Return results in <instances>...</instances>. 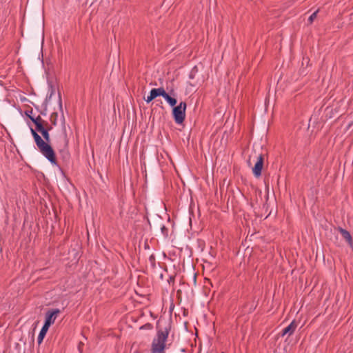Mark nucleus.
Segmentation results:
<instances>
[{
    "label": "nucleus",
    "instance_id": "f257e3e1",
    "mask_svg": "<svg viewBox=\"0 0 353 353\" xmlns=\"http://www.w3.org/2000/svg\"><path fill=\"white\" fill-rule=\"evenodd\" d=\"M31 133L40 152L52 164L57 163L56 157L52 148L44 141L37 133L36 130L30 128Z\"/></svg>",
    "mask_w": 353,
    "mask_h": 353
},
{
    "label": "nucleus",
    "instance_id": "f03ea898",
    "mask_svg": "<svg viewBox=\"0 0 353 353\" xmlns=\"http://www.w3.org/2000/svg\"><path fill=\"white\" fill-rule=\"evenodd\" d=\"M169 335V329H157V334L152 340L151 353H165L167 348L166 342Z\"/></svg>",
    "mask_w": 353,
    "mask_h": 353
},
{
    "label": "nucleus",
    "instance_id": "7ed1b4c3",
    "mask_svg": "<svg viewBox=\"0 0 353 353\" xmlns=\"http://www.w3.org/2000/svg\"><path fill=\"white\" fill-rule=\"evenodd\" d=\"M186 103L181 101L177 106L174 107L172 110L173 117L176 123H182L185 118Z\"/></svg>",
    "mask_w": 353,
    "mask_h": 353
},
{
    "label": "nucleus",
    "instance_id": "20e7f679",
    "mask_svg": "<svg viewBox=\"0 0 353 353\" xmlns=\"http://www.w3.org/2000/svg\"><path fill=\"white\" fill-rule=\"evenodd\" d=\"M59 313L60 310L59 309L48 311L46 314V321L43 325L49 328L50 326L54 323L55 319Z\"/></svg>",
    "mask_w": 353,
    "mask_h": 353
},
{
    "label": "nucleus",
    "instance_id": "39448f33",
    "mask_svg": "<svg viewBox=\"0 0 353 353\" xmlns=\"http://www.w3.org/2000/svg\"><path fill=\"white\" fill-rule=\"evenodd\" d=\"M263 157L262 154H260L257 157V161L252 169V172L254 175L256 177H259L261 174V170L263 169Z\"/></svg>",
    "mask_w": 353,
    "mask_h": 353
},
{
    "label": "nucleus",
    "instance_id": "423d86ee",
    "mask_svg": "<svg viewBox=\"0 0 353 353\" xmlns=\"http://www.w3.org/2000/svg\"><path fill=\"white\" fill-rule=\"evenodd\" d=\"M296 327V323L295 322V321H292L288 326H287L283 330L281 335L283 336L286 334H288L289 336L292 335L295 331Z\"/></svg>",
    "mask_w": 353,
    "mask_h": 353
},
{
    "label": "nucleus",
    "instance_id": "0eeeda50",
    "mask_svg": "<svg viewBox=\"0 0 353 353\" xmlns=\"http://www.w3.org/2000/svg\"><path fill=\"white\" fill-rule=\"evenodd\" d=\"M339 231L340 234H341V236H343V238L348 243V244L352 245V236H351L350 233L347 230H346L342 228H339Z\"/></svg>",
    "mask_w": 353,
    "mask_h": 353
},
{
    "label": "nucleus",
    "instance_id": "6e6552de",
    "mask_svg": "<svg viewBox=\"0 0 353 353\" xmlns=\"http://www.w3.org/2000/svg\"><path fill=\"white\" fill-rule=\"evenodd\" d=\"M165 90L163 88H153L150 91V94L155 99L156 97L159 96L163 97L165 93Z\"/></svg>",
    "mask_w": 353,
    "mask_h": 353
},
{
    "label": "nucleus",
    "instance_id": "1a4fd4ad",
    "mask_svg": "<svg viewBox=\"0 0 353 353\" xmlns=\"http://www.w3.org/2000/svg\"><path fill=\"white\" fill-rule=\"evenodd\" d=\"M163 97L169 103L170 106H174L176 104V99L170 97L166 92H165Z\"/></svg>",
    "mask_w": 353,
    "mask_h": 353
},
{
    "label": "nucleus",
    "instance_id": "9d476101",
    "mask_svg": "<svg viewBox=\"0 0 353 353\" xmlns=\"http://www.w3.org/2000/svg\"><path fill=\"white\" fill-rule=\"evenodd\" d=\"M48 327H46V326H43L39 334V336H38V338H37V341H38V343H41V342L43 341V338L44 336H46L48 330Z\"/></svg>",
    "mask_w": 353,
    "mask_h": 353
},
{
    "label": "nucleus",
    "instance_id": "9b49d317",
    "mask_svg": "<svg viewBox=\"0 0 353 353\" xmlns=\"http://www.w3.org/2000/svg\"><path fill=\"white\" fill-rule=\"evenodd\" d=\"M52 129V127L50 126V127H47V128H46L41 134H42V136L43 137V139H44V141L47 143H48L50 141V134H49V130H50Z\"/></svg>",
    "mask_w": 353,
    "mask_h": 353
},
{
    "label": "nucleus",
    "instance_id": "f8f14e48",
    "mask_svg": "<svg viewBox=\"0 0 353 353\" xmlns=\"http://www.w3.org/2000/svg\"><path fill=\"white\" fill-rule=\"evenodd\" d=\"M57 117H58V113L57 112H53L50 115V122L52 123V124L53 125H57Z\"/></svg>",
    "mask_w": 353,
    "mask_h": 353
},
{
    "label": "nucleus",
    "instance_id": "ddd939ff",
    "mask_svg": "<svg viewBox=\"0 0 353 353\" xmlns=\"http://www.w3.org/2000/svg\"><path fill=\"white\" fill-rule=\"evenodd\" d=\"M36 130L41 133L46 128L43 123H38L35 121Z\"/></svg>",
    "mask_w": 353,
    "mask_h": 353
},
{
    "label": "nucleus",
    "instance_id": "4468645a",
    "mask_svg": "<svg viewBox=\"0 0 353 353\" xmlns=\"http://www.w3.org/2000/svg\"><path fill=\"white\" fill-rule=\"evenodd\" d=\"M318 12H319V10H317L316 11H315L314 12H313V13L310 16V17L308 18V22H309L310 23H312L313 22V21L316 19Z\"/></svg>",
    "mask_w": 353,
    "mask_h": 353
},
{
    "label": "nucleus",
    "instance_id": "2eb2a0df",
    "mask_svg": "<svg viewBox=\"0 0 353 353\" xmlns=\"http://www.w3.org/2000/svg\"><path fill=\"white\" fill-rule=\"evenodd\" d=\"M198 70H197V68L196 66H194L192 70L190 71V74H189V77L190 79H194V77H195V74H196Z\"/></svg>",
    "mask_w": 353,
    "mask_h": 353
},
{
    "label": "nucleus",
    "instance_id": "dca6fc26",
    "mask_svg": "<svg viewBox=\"0 0 353 353\" xmlns=\"http://www.w3.org/2000/svg\"><path fill=\"white\" fill-rule=\"evenodd\" d=\"M35 121L38 123H44L45 121L41 119L40 116H38L35 119H32V122L35 124Z\"/></svg>",
    "mask_w": 353,
    "mask_h": 353
},
{
    "label": "nucleus",
    "instance_id": "f3484780",
    "mask_svg": "<svg viewBox=\"0 0 353 353\" xmlns=\"http://www.w3.org/2000/svg\"><path fill=\"white\" fill-rule=\"evenodd\" d=\"M153 99H154V98L152 96V94L150 93V94L147 97L146 99H145V101L147 102V103H150V101H152Z\"/></svg>",
    "mask_w": 353,
    "mask_h": 353
},
{
    "label": "nucleus",
    "instance_id": "a211bd4d",
    "mask_svg": "<svg viewBox=\"0 0 353 353\" xmlns=\"http://www.w3.org/2000/svg\"><path fill=\"white\" fill-rule=\"evenodd\" d=\"M64 141H65V144L67 145L68 144V139H67V135L65 134V132H64Z\"/></svg>",
    "mask_w": 353,
    "mask_h": 353
},
{
    "label": "nucleus",
    "instance_id": "6ab92c4d",
    "mask_svg": "<svg viewBox=\"0 0 353 353\" xmlns=\"http://www.w3.org/2000/svg\"><path fill=\"white\" fill-rule=\"evenodd\" d=\"M150 260L151 261H154V256H151L150 257Z\"/></svg>",
    "mask_w": 353,
    "mask_h": 353
},
{
    "label": "nucleus",
    "instance_id": "aec40b11",
    "mask_svg": "<svg viewBox=\"0 0 353 353\" xmlns=\"http://www.w3.org/2000/svg\"><path fill=\"white\" fill-rule=\"evenodd\" d=\"M30 119L32 121V119H35V118H34V117H30Z\"/></svg>",
    "mask_w": 353,
    "mask_h": 353
}]
</instances>
